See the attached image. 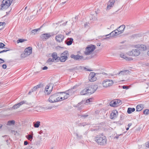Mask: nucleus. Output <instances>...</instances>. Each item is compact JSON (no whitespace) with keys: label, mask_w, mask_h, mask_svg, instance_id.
Segmentation results:
<instances>
[{"label":"nucleus","mask_w":149,"mask_h":149,"mask_svg":"<svg viewBox=\"0 0 149 149\" xmlns=\"http://www.w3.org/2000/svg\"><path fill=\"white\" fill-rule=\"evenodd\" d=\"M122 135H123V134H117L116 135V136L114 137V139L116 138V139H117L119 138V137L120 136H121Z\"/></svg>","instance_id":"de8ad7c7"},{"label":"nucleus","mask_w":149,"mask_h":149,"mask_svg":"<svg viewBox=\"0 0 149 149\" xmlns=\"http://www.w3.org/2000/svg\"><path fill=\"white\" fill-rule=\"evenodd\" d=\"M27 41V40L24 39H19L17 41V43L22 42L24 41Z\"/></svg>","instance_id":"c9c22d12"},{"label":"nucleus","mask_w":149,"mask_h":149,"mask_svg":"<svg viewBox=\"0 0 149 149\" xmlns=\"http://www.w3.org/2000/svg\"><path fill=\"white\" fill-rule=\"evenodd\" d=\"M31 132L32 133V134H28L27 136H26V137L29 140H30L31 139L32 140L33 138V133L32 132Z\"/></svg>","instance_id":"f704fd0d"},{"label":"nucleus","mask_w":149,"mask_h":149,"mask_svg":"<svg viewBox=\"0 0 149 149\" xmlns=\"http://www.w3.org/2000/svg\"><path fill=\"white\" fill-rule=\"evenodd\" d=\"M48 68V67L47 66H45L44 67H43V68H42V69L43 70H46Z\"/></svg>","instance_id":"6e6d98bb"},{"label":"nucleus","mask_w":149,"mask_h":149,"mask_svg":"<svg viewBox=\"0 0 149 149\" xmlns=\"http://www.w3.org/2000/svg\"><path fill=\"white\" fill-rule=\"evenodd\" d=\"M35 86L38 89V88H41V87H42V85L41 84H39L37 85L36 86Z\"/></svg>","instance_id":"49530a36"},{"label":"nucleus","mask_w":149,"mask_h":149,"mask_svg":"<svg viewBox=\"0 0 149 149\" xmlns=\"http://www.w3.org/2000/svg\"><path fill=\"white\" fill-rule=\"evenodd\" d=\"M34 92V91L31 89L30 91H29L28 93V94L31 95L32 93Z\"/></svg>","instance_id":"864d4df0"},{"label":"nucleus","mask_w":149,"mask_h":149,"mask_svg":"<svg viewBox=\"0 0 149 149\" xmlns=\"http://www.w3.org/2000/svg\"><path fill=\"white\" fill-rule=\"evenodd\" d=\"M80 94L81 95H88L87 93V91L86 90V88H85L84 90H82L80 92Z\"/></svg>","instance_id":"72a5a7b5"},{"label":"nucleus","mask_w":149,"mask_h":149,"mask_svg":"<svg viewBox=\"0 0 149 149\" xmlns=\"http://www.w3.org/2000/svg\"><path fill=\"white\" fill-rule=\"evenodd\" d=\"M96 47L95 45H88L85 48V50L84 52V54L86 55H89L91 54L95 49Z\"/></svg>","instance_id":"f03ea898"},{"label":"nucleus","mask_w":149,"mask_h":149,"mask_svg":"<svg viewBox=\"0 0 149 149\" xmlns=\"http://www.w3.org/2000/svg\"><path fill=\"white\" fill-rule=\"evenodd\" d=\"M132 125V124L131 123H129L128 125V127H130Z\"/></svg>","instance_id":"052dcab7"},{"label":"nucleus","mask_w":149,"mask_h":149,"mask_svg":"<svg viewBox=\"0 0 149 149\" xmlns=\"http://www.w3.org/2000/svg\"><path fill=\"white\" fill-rule=\"evenodd\" d=\"M59 93H55L50 96L49 100V102L52 103L56 102L59 100V97H58V94Z\"/></svg>","instance_id":"7ed1b4c3"},{"label":"nucleus","mask_w":149,"mask_h":149,"mask_svg":"<svg viewBox=\"0 0 149 149\" xmlns=\"http://www.w3.org/2000/svg\"><path fill=\"white\" fill-rule=\"evenodd\" d=\"M135 111V109L134 108H128L127 109V112L128 114H130Z\"/></svg>","instance_id":"c85d7f7f"},{"label":"nucleus","mask_w":149,"mask_h":149,"mask_svg":"<svg viewBox=\"0 0 149 149\" xmlns=\"http://www.w3.org/2000/svg\"><path fill=\"white\" fill-rule=\"evenodd\" d=\"M10 50L8 49V48H6V49L3 50L1 52V53H2L4 52H5L7 51H9Z\"/></svg>","instance_id":"a18cd8bd"},{"label":"nucleus","mask_w":149,"mask_h":149,"mask_svg":"<svg viewBox=\"0 0 149 149\" xmlns=\"http://www.w3.org/2000/svg\"><path fill=\"white\" fill-rule=\"evenodd\" d=\"M137 47L139 51H143L146 50V47L145 45H137Z\"/></svg>","instance_id":"a211bd4d"},{"label":"nucleus","mask_w":149,"mask_h":149,"mask_svg":"<svg viewBox=\"0 0 149 149\" xmlns=\"http://www.w3.org/2000/svg\"><path fill=\"white\" fill-rule=\"evenodd\" d=\"M65 99H63V97H60V98H59V101H61L63 100H64Z\"/></svg>","instance_id":"13d9d810"},{"label":"nucleus","mask_w":149,"mask_h":149,"mask_svg":"<svg viewBox=\"0 0 149 149\" xmlns=\"http://www.w3.org/2000/svg\"><path fill=\"white\" fill-rule=\"evenodd\" d=\"M44 25V24H43L42 26H40V28H39V29H36L33 30L31 31V33L33 34L34 35L38 31V30H40V28H41L42 27V26Z\"/></svg>","instance_id":"c756f323"},{"label":"nucleus","mask_w":149,"mask_h":149,"mask_svg":"<svg viewBox=\"0 0 149 149\" xmlns=\"http://www.w3.org/2000/svg\"><path fill=\"white\" fill-rule=\"evenodd\" d=\"M70 57L71 58H73L75 60L82 61L84 60V57L83 56H80L78 54L76 55H75L74 54H72L71 55Z\"/></svg>","instance_id":"6e6552de"},{"label":"nucleus","mask_w":149,"mask_h":149,"mask_svg":"<svg viewBox=\"0 0 149 149\" xmlns=\"http://www.w3.org/2000/svg\"><path fill=\"white\" fill-rule=\"evenodd\" d=\"M120 56L127 61H130L133 60V58H132L131 57H128L123 53L120 54Z\"/></svg>","instance_id":"aec40b11"},{"label":"nucleus","mask_w":149,"mask_h":149,"mask_svg":"<svg viewBox=\"0 0 149 149\" xmlns=\"http://www.w3.org/2000/svg\"><path fill=\"white\" fill-rule=\"evenodd\" d=\"M122 88H123L124 89H127L129 88L127 86H124V85L122 86Z\"/></svg>","instance_id":"3c124183"},{"label":"nucleus","mask_w":149,"mask_h":149,"mask_svg":"<svg viewBox=\"0 0 149 149\" xmlns=\"http://www.w3.org/2000/svg\"><path fill=\"white\" fill-rule=\"evenodd\" d=\"M125 27V25H122L119 27L118 29H116V31L118 32V33L119 34L123 33Z\"/></svg>","instance_id":"4468645a"},{"label":"nucleus","mask_w":149,"mask_h":149,"mask_svg":"<svg viewBox=\"0 0 149 149\" xmlns=\"http://www.w3.org/2000/svg\"><path fill=\"white\" fill-rule=\"evenodd\" d=\"M66 3V1H65L62 2L61 3V5H63L65 3Z\"/></svg>","instance_id":"e2e57ef3"},{"label":"nucleus","mask_w":149,"mask_h":149,"mask_svg":"<svg viewBox=\"0 0 149 149\" xmlns=\"http://www.w3.org/2000/svg\"><path fill=\"white\" fill-rule=\"evenodd\" d=\"M115 0H110L109 1V3H108L107 7V8L108 10H109L111 9V8L113 6V5L114 3H115Z\"/></svg>","instance_id":"f3484780"},{"label":"nucleus","mask_w":149,"mask_h":149,"mask_svg":"<svg viewBox=\"0 0 149 149\" xmlns=\"http://www.w3.org/2000/svg\"><path fill=\"white\" fill-rule=\"evenodd\" d=\"M87 91V93L88 95L94 93L96 90L97 88L95 87V86L91 85L87 88H86Z\"/></svg>","instance_id":"423d86ee"},{"label":"nucleus","mask_w":149,"mask_h":149,"mask_svg":"<svg viewBox=\"0 0 149 149\" xmlns=\"http://www.w3.org/2000/svg\"><path fill=\"white\" fill-rule=\"evenodd\" d=\"M73 40L72 38H69L65 41V42L68 45H70L72 44Z\"/></svg>","instance_id":"4be33fe9"},{"label":"nucleus","mask_w":149,"mask_h":149,"mask_svg":"<svg viewBox=\"0 0 149 149\" xmlns=\"http://www.w3.org/2000/svg\"><path fill=\"white\" fill-rule=\"evenodd\" d=\"M68 92V93L65 92H59V94H61L62 96L63 97V99H67L68 98L70 95H72V90H69L68 91H67Z\"/></svg>","instance_id":"1a4fd4ad"},{"label":"nucleus","mask_w":149,"mask_h":149,"mask_svg":"<svg viewBox=\"0 0 149 149\" xmlns=\"http://www.w3.org/2000/svg\"><path fill=\"white\" fill-rule=\"evenodd\" d=\"M113 76V74H109V78H111V77H110V76Z\"/></svg>","instance_id":"680f3d73"},{"label":"nucleus","mask_w":149,"mask_h":149,"mask_svg":"<svg viewBox=\"0 0 149 149\" xmlns=\"http://www.w3.org/2000/svg\"><path fill=\"white\" fill-rule=\"evenodd\" d=\"M52 36L50 33H46L42 34L40 37L41 39L43 40H46Z\"/></svg>","instance_id":"f8f14e48"},{"label":"nucleus","mask_w":149,"mask_h":149,"mask_svg":"<svg viewBox=\"0 0 149 149\" xmlns=\"http://www.w3.org/2000/svg\"><path fill=\"white\" fill-rule=\"evenodd\" d=\"M85 70H86V71H92V70H91L90 69H88V68H85Z\"/></svg>","instance_id":"4d7b16f0"},{"label":"nucleus","mask_w":149,"mask_h":149,"mask_svg":"<svg viewBox=\"0 0 149 149\" xmlns=\"http://www.w3.org/2000/svg\"><path fill=\"white\" fill-rule=\"evenodd\" d=\"M143 113L146 115H147L149 114V110L148 109H146L143 111Z\"/></svg>","instance_id":"ea45409f"},{"label":"nucleus","mask_w":149,"mask_h":149,"mask_svg":"<svg viewBox=\"0 0 149 149\" xmlns=\"http://www.w3.org/2000/svg\"><path fill=\"white\" fill-rule=\"evenodd\" d=\"M95 141L99 144L104 146L107 143V139L105 136L103 135H97L95 137Z\"/></svg>","instance_id":"f257e3e1"},{"label":"nucleus","mask_w":149,"mask_h":149,"mask_svg":"<svg viewBox=\"0 0 149 149\" xmlns=\"http://www.w3.org/2000/svg\"><path fill=\"white\" fill-rule=\"evenodd\" d=\"M5 45L2 42H0V48H3Z\"/></svg>","instance_id":"79ce46f5"},{"label":"nucleus","mask_w":149,"mask_h":149,"mask_svg":"<svg viewBox=\"0 0 149 149\" xmlns=\"http://www.w3.org/2000/svg\"><path fill=\"white\" fill-rule=\"evenodd\" d=\"M49 86L47 85L45 88V94H47L49 95L50 94L51 92L52 91V89L53 87L51 89L49 90L48 89H49Z\"/></svg>","instance_id":"b1692460"},{"label":"nucleus","mask_w":149,"mask_h":149,"mask_svg":"<svg viewBox=\"0 0 149 149\" xmlns=\"http://www.w3.org/2000/svg\"><path fill=\"white\" fill-rule=\"evenodd\" d=\"M10 6L9 5H7L6 3H3V0L2 1V3L1 4V10H2L3 9H7Z\"/></svg>","instance_id":"5701e85b"},{"label":"nucleus","mask_w":149,"mask_h":149,"mask_svg":"<svg viewBox=\"0 0 149 149\" xmlns=\"http://www.w3.org/2000/svg\"><path fill=\"white\" fill-rule=\"evenodd\" d=\"M2 126V125L0 124V128H1Z\"/></svg>","instance_id":"774afa93"},{"label":"nucleus","mask_w":149,"mask_h":149,"mask_svg":"<svg viewBox=\"0 0 149 149\" xmlns=\"http://www.w3.org/2000/svg\"><path fill=\"white\" fill-rule=\"evenodd\" d=\"M118 32L116 29L114 31H113L111 32L109 34L107 35H106V36H116L119 35L118 33Z\"/></svg>","instance_id":"6ab92c4d"},{"label":"nucleus","mask_w":149,"mask_h":149,"mask_svg":"<svg viewBox=\"0 0 149 149\" xmlns=\"http://www.w3.org/2000/svg\"><path fill=\"white\" fill-rule=\"evenodd\" d=\"M140 54L139 50L137 49H134L127 53V54L131 56H139Z\"/></svg>","instance_id":"20e7f679"},{"label":"nucleus","mask_w":149,"mask_h":149,"mask_svg":"<svg viewBox=\"0 0 149 149\" xmlns=\"http://www.w3.org/2000/svg\"><path fill=\"white\" fill-rule=\"evenodd\" d=\"M145 145L146 148H149V141L146 142Z\"/></svg>","instance_id":"37998d69"},{"label":"nucleus","mask_w":149,"mask_h":149,"mask_svg":"<svg viewBox=\"0 0 149 149\" xmlns=\"http://www.w3.org/2000/svg\"><path fill=\"white\" fill-rule=\"evenodd\" d=\"M40 122L39 121H37L36 122H33V126L36 128H38L40 125Z\"/></svg>","instance_id":"cd10ccee"},{"label":"nucleus","mask_w":149,"mask_h":149,"mask_svg":"<svg viewBox=\"0 0 149 149\" xmlns=\"http://www.w3.org/2000/svg\"><path fill=\"white\" fill-rule=\"evenodd\" d=\"M28 144V142L27 141H25L24 142V145H26Z\"/></svg>","instance_id":"bf43d9fd"},{"label":"nucleus","mask_w":149,"mask_h":149,"mask_svg":"<svg viewBox=\"0 0 149 149\" xmlns=\"http://www.w3.org/2000/svg\"><path fill=\"white\" fill-rule=\"evenodd\" d=\"M6 24V23L5 22H0V26H3V25H5Z\"/></svg>","instance_id":"8fccbe9b"},{"label":"nucleus","mask_w":149,"mask_h":149,"mask_svg":"<svg viewBox=\"0 0 149 149\" xmlns=\"http://www.w3.org/2000/svg\"><path fill=\"white\" fill-rule=\"evenodd\" d=\"M52 108V107L51 106L47 108V109H51Z\"/></svg>","instance_id":"69168bd1"},{"label":"nucleus","mask_w":149,"mask_h":149,"mask_svg":"<svg viewBox=\"0 0 149 149\" xmlns=\"http://www.w3.org/2000/svg\"><path fill=\"white\" fill-rule=\"evenodd\" d=\"M93 100V98H90L87 99V100H86V103H88V102H91Z\"/></svg>","instance_id":"a19ab883"},{"label":"nucleus","mask_w":149,"mask_h":149,"mask_svg":"<svg viewBox=\"0 0 149 149\" xmlns=\"http://www.w3.org/2000/svg\"><path fill=\"white\" fill-rule=\"evenodd\" d=\"M4 61L2 58H0V64L4 63Z\"/></svg>","instance_id":"603ef678"},{"label":"nucleus","mask_w":149,"mask_h":149,"mask_svg":"<svg viewBox=\"0 0 149 149\" xmlns=\"http://www.w3.org/2000/svg\"><path fill=\"white\" fill-rule=\"evenodd\" d=\"M67 58L68 57H67V56H63L61 55L60 57L59 58V60L61 62H64Z\"/></svg>","instance_id":"a878e982"},{"label":"nucleus","mask_w":149,"mask_h":149,"mask_svg":"<svg viewBox=\"0 0 149 149\" xmlns=\"http://www.w3.org/2000/svg\"><path fill=\"white\" fill-rule=\"evenodd\" d=\"M76 136L77 139H81L83 138V136L82 135H79L78 133H74Z\"/></svg>","instance_id":"2f4dec72"},{"label":"nucleus","mask_w":149,"mask_h":149,"mask_svg":"<svg viewBox=\"0 0 149 149\" xmlns=\"http://www.w3.org/2000/svg\"><path fill=\"white\" fill-rule=\"evenodd\" d=\"M37 89V88H36V87L35 86L32 89L34 91H36Z\"/></svg>","instance_id":"5fc2aeb1"},{"label":"nucleus","mask_w":149,"mask_h":149,"mask_svg":"<svg viewBox=\"0 0 149 149\" xmlns=\"http://www.w3.org/2000/svg\"><path fill=\"white\" fill-rule=\"evenodd\" d=\"M121 101L120 100H112L110 102V105L111 107L118 106L121 104Z\"/></svg>","instance_id":"39448f33"},{"label":"nucleus","mask_w":149,"mask_h":149,"mask_svg":"<svg viewBox=\"0 0 149 149\" xmlns=\"http://www.w3.org/2000/svg\"><path fill=\"white\" fill-rule=\"evenodd\" d=\"M15 123V121L14 120H9L8 121L7 125H14Z\"/></svg>","instance_id":"e433bc0d"},{"label":"nucleus","mask_w":149,"mask_h":149,"mask_svg":"<svg viewBox=\"0 0 149 149\" xmlns=\"http://www.w3.org/2000/svg\"><path fill=\"white\" fill-rule=\"evenodd\" d=\"M118 113L117 110H113L111 113L110 118L111 119H113L115 118L118 115Z\"/></svg>","instance_id":"dca6fc26"},{"label":"nucleus","mask_w":149,"mask_h":149,"mask_svg":"<svg viewBox=\"0 0 149 149\" xmlns=\"http://www.w3.org/2000/svg\"><path fill=\"white\" fill-rule=\"evenodd\" d=\"M54 59L52 58H49L48 59L47 61V62L49 63L51 62H54Z\"/></svg>","instance_id":"c03bdc74"},{"label":"nucleus","mask_w":149,"mask_h":149,"mask_svg":"<svg viewBox=\"0 0 149 149\" xmlns=\"http://www.w3.org/2000/svg\"><path fill=\"white\" fill-rule=\"evenodd\" d=\"M24 104H28V103L26 101H22L14 105L13 107V108L14 109H17L19 108L20 106Z\"/></svg>","instance_id":"9b49d317"},{"label":"nucleus","mask_w":149,"mask_h":149,"mask_svg":"<svg viewBox=\"0 0 149 149\" xmlns=\"http://www.w3.org/2000/svg\"><path fill=\"white\" fill-rule=\"evenodd\" d=\"M64 38V35L60 34L57 35L55 37L56 41L58 42H63Z\"/></svg>","instance_id":"9d476101"},{"label":"nucleus","mask_w":149,"mask_h":149,"mask_svg":"<svg viewBox=\"0 0 149 149\" xmlns=\"http://www.w3.org/2000/svg\"><path fill=\"white\" fill-rule=\"evenodd\" d=\"M113 83V80L108 79L104 80L103 82L102 85L104 87H107L111 86Z\"/></svg>","instance_id":"0eeeda50"},{"label":"nucleus","mask_w":149,"mask_h":149,"mask_svg":"<svg viewBox=\"0 0 149 149\" xmlns=\"http://www.w3.org/2000/svg\"><path fill=\"white\" fill-rule=\"evenodd\" d=\"M3 3H6L7 5L10 6L11 3L13 1V0H3Z\"/></svg>","instance_id":"bb28decb"},{"label":"nucleus","mask_w":149,"mask_h":149,"mask_svg":"<svg viewBox=\"0 0 149 149\" xmlns=\"http://www.w3.org/2000/svg\"><path fill=\"white\" fill-rule=\"evenodd\" d=\"M128 71L127 70L122 71L118 73V74L119 75H125L127 74L126 72Z\"/></svg>","instance_id":"7c9ffc66"},{"label":"nucleus","mask_w":149,"mask_h":149,"mask_svg":"<svg viewBox=\"0 0 149 149\" xmlns=\"http://www.w3.org/2000/svg\"><path fill=\"white\" fill-rule=\"evenodd\" d=\"M52 57L53 58L52 59L54 60L57 61L59 60V57L57 56V53L54 52L53 53L52 55Z\"/></svg>","instance_id":"412c9836"},{"label":"nucleus","mask_w":149,"mask_h":149,"mask_svg":"<svg viewBox=\"0 0 149 149\" xmlns=\"http://www.w3.org/2000/svg\"><path fill=\"white\" fill-rule=\"evenodd\" d=\"M87 123L86 122H83L80 123L78 125L79 126H84L87 125Z\"/></svg>","instance_id":"4c0bfd02"},{"label":"nucleus","mask_w":149,"mask_h":149,"mask_svg":"<svg viewBox=\"0 0 149 149\" xmlns=\"http://www.w3.org/2000/svg\"><path fill=\"white\" fill-rule=\"evenodd\" d=\"M101 45V43H98L97 45V46H100Z\"/></svg>","instance_id":"338daca9"},{"label":"nucleus","mask_w":149,"mask_h":149,"mask_svg":"<svg viewBox=\"0 0 149 149\" xmlns=\"http://www.w3.org/2000/svg\"><path fill=\"white\" fill-rule=\"evenodd\" d=\"M61 55L63 56H67L68 57L69 55L68 52V51L66 50L62 53Z\"/></svg>","instance_id":"473e14b6"},{"label":"nucleus","mask_w":149,"mask_h":149,"mask_svg":"<svg viewBox=\"0 0 149 149\" xmlns=\"http://www.w3.org/2000/svg\"><path fill=\"white\" fill-rule=\"evenodd\" d=\"M87 133H88V132L86 131L84 133V135H86L87 134Z\"/></svg>","instance_id":"0e129e2a"},{"label":"nucleus","mask_w":149,"mask_h":149,"mask_svg":"<svg viewBox=\"0 0 149 149\" xmlns=\"http://www.w3.org/2000/svg\"><path fill=\"white\" fill-rule=\"evenodd\" d=\"M2 68L4 69H6L7 67V65L6 64H3L2 65Z\"/></svg>","instance_id":"09e8293b"},{"label":"nucleus","mask_w":149,"mask_h":149,"mask_svg":"<svg viewBox=\"0 0 149 149\" xmlns=\"http://www.w3.org/2000/svg\"><path fill=\"white\" fill-rule=\"evenodd\" d=\"M143 106L141 104H139L136 107V111H140L143 109Z\"/></svg>","instance_id":"393cba45"},{"label":"nucleus","mask_w":149,"mask_h":149,"mask_svg":"<svg viewBox=\"0 0 149 149\" xmlns=\"http://www.w3.org/2000/svg\"><path fill=\"white\" fill-rule=\"evenodd\" d=\"M78 116L79 117H80V118H85L86 117H88V115L87 114H86L85 115H82L81 114L78 115Z\"/></svg>","instance_id":"58836bf2"},{"label":"nucleus","mask_w":149,"mask_h":149,"mask_svg":"<svg viewBox=\"0 0 149 149\" xmlns=\"http://www.w3.org/2000/svg\"><path fill=\"white\" fill-rule=\"evenodd\" d=\"M95 74L94 72H91L89 76V79L91 82L94 81L96 80V78L95 77Z\"/></svg>","instance_id":"ddd939ff"},{"label":"nucleus","mask_w":149,"mask_h":149,"mask_svg":"<svg viewBox=\"0 0 149 149\" xmlns=\"http://www.w3.org/2000/svg\"><path fill=\"white\" fill-rule=\"evenodd\" d=\"M32 48L31 47H29L26 48L24 50V54L26 55H29L32 53Z\"/></svg>","instance_id":"2eb2a0df"}]
</instances>
